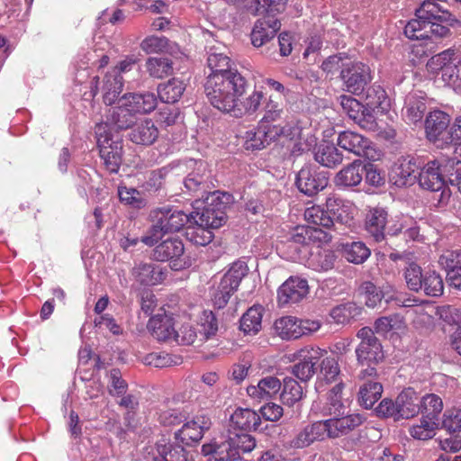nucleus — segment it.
<instances>
[{"label":"nucleus","instance_id":"f257e3e1","mask_svg":"<svg viewBox=\"0 0 461 461\" xmlns=\"http://www.w3.org/2000/svg\"><path fill=\"white\" fill-rule=\"evenodd\" d=\"M208 76L205 95L213 107L222 113L240 117L237 99L245 92L246 80L240 74Z\"/></svg>","mask_w":461,"mask_h":461},{"label":"nucleus","instance_id":"f03ea898","mask_svg":"<svg viewBox=\"0 0 461 461\" xmlns=\"http://www.w3.org/2000/svg\"><path fill=\"white\" fill-rule=\"evenodd\" d=\"M357 337L360 339L355 350L357 361L359 366H366L360 371L358 378L363 380L366 377H375L377 375L375 366L384 358L383 346L373 329L369 327L361 328Z\"/></svg>","mask_w":461,"mask_h":461},{"label":"nucleus","instance_id":"7ed1b4c3","mask_svg":"<svg viewBox=\"0 0 461 461\" xmlns=\"http://www.w3.org/2000/svg\"><path fill=\"white\" fill-rule=\"evenodd\" d=\"M202 202L204 203L202 212L190 213L191 223H200L212 229H218L226 223V210L233 203L230 194L215 192L206 195Z\"/></svg>","mask_w":461,"mask_h":461},{"label":"nucleus","instance_id":"20e7f679","mask_svg":"<svg viewBox=\"0 0 461 461\" xmlns=\"http://www.w3.org/2000/svg\"><path fill=\"white\" fill-rule=\"evenodd\" d=\"M429 73L441 72L443 81L447 84H461V51L452 49L431 57L426 65Z\"/></svg>","mask_w":461,"mask_h":461},{"label":"nucleus","instance_id":"39448f33","mask_svg":"<svg viewBox=\"0 0 461 461\" xmlns=\"http://www.w3.org/2000/svg\"><path fill=\"white\" fill-rule=\"evenodd\" d=\"M184 192L197 197L195 204L204 200L205 196L215 193V185L208 166L203 161L194 162V167L184 179ZM198 209L199 206L196 205Z\"/></svg>","mask_w":461,"mask_h":461},{"label":"nucleus","instance_id":"423d86ee","mask_svg":"<svg viewBox=\"0 0 461 461\" xmlns=\"http://www.w3.org/2000/svg\"><path fill=\"white\" fill-rule=\"evenodd\" d=\"M339 77L343 89L352 95L362 94L371 83L373 77L370 67L361 61H347Z\"/></svg>","mask_w":461,"mask_h":461},{"label":"nucleus","instance_id":"0eeeda50","mask_svg":"<svg viewBox=\"0 0 461 461\" xmlns=\"http://www.w3.org/2000/svg\"><path fill=\"white\" fill-rule=\"evenodd\" d=\"M248 274L245 262L237 261L221 277L214 294L213 303L218 309L224 308L231 295L237 291L241 280Z\"/></svg>","mask_w":461,"mask_h":461},{"label":"nucleus","instance_id":"6e6552de","mask_svg":"<svg viewBox=\"0 0 461 461\" xmlns=\"http://www.w3.org/2000/svg\"><path fill=\"white\" fill-rule=\"evenodd\" d=\"M95 134L100 157L104 166L111 173H117L122 164V142L113 140L112 135L105 131L103 124L96 125Z\"/></svg>","mask_w":461,"mask_h":461},{"label":"nucleus","instance_id":"1a4fd4ad","mask_svg":"<svg viewBox=\"0 0 461 461\" xmlns=\"http://www.w3.org/2000/svg\"><path fill=\"white\" fill-rule=\"evenodd\" d=\"M450 116L440 110L429 113L425 120V133L427 139L438 148L451 144Z\"/></svg>","mask_w":461,"mask_h":461},{"label":"nucleus","instance_id":"9d476101","mask_svg":"<svg viewBox=\"0 0 461 461\" xmlns=\"http://www.w3.org/2000/svg\"><path fill=\"white\" fill-rule=\"evenodd\" d=\"M326 354L320 348L304 347L295 354L298 362L291 366V373L302 382H308L316 372V365Z\"/></svg>","mask_w":461,"mask_h":461},{"label":"nucleus","instance_id":"9b49d317","mask_svg":"<svg viewBox=\"0 0 461 461\" xmlns=\"http://www.w3.org/2000/svg\"><path fill=\"white\" fill-rule=\"evenodd\" d=\"M150 221H155L167 234L179 231L187 222L191 223L190 214L169 206L156 208L149 212Z\"/></svg>","mask_w":461,"mask_h":461},{"label":"nucleus","instance_id":"f8f14e48","mask_svg":"<svg viewBox=\"0 0 461 461\" xmlns=\"http://www.w3.org/2000/svg\"><path fill=\"white\" fill-rule=\"evenodd\" d=\"M211 426L210 417L204 414L196 415L192 420L185 421L182 428L175 432V439L185 446H193L203 438L205 431L209 430Z\"/></svg>","mask_w":461,"mask_h":461},{"label":"nucleus","instance_id":"ddd939ff","mask_svg":"<svg viewBox=\"0 0 461 461\" xmlns=\"http://www.w3.org/2000/svg\"><path fill=\"white\" fill-rule=\"evenodd\" d=\"M337 144L343 149L357 156L364 157L368 159H374V148L369 139L365 136L352 131H341L337 139Z\"/></svg>","mask_w":461,"mask_h":461},{"label":"nucleus","instance_id":"4468645a","mask_svg":"<svg viewBox=\"0 0 461 461\" xmlns=\"http://www.w3.org/2000/svg\"><path fill=\"white\" fill-rule=\"evenodd\" d=\"M308 294L307 280L299 276H291L278 288L277 301L281 306L297 303L304 299Z\"/></svg>","mask_w":461,"mask_h":461},{"label":"nucleus","instance_id":"2eb2a0df","mask_svg":"<svg viewBox=\"0 0 461 461\" xmlns=\"http://www.w3.org/2000/svg\"><path fill=\"white\" fill-rule=\"evenodd\" d=\"M121 96L118 99V104L111 107L106 113L105 128L110 125L117 130H127L131 128L137 122V114L131 109V105Z\"/></svg>","mask_w":461,"mask_h":461},{"label":"nucleus","instance_id":"dca6fc26","mask_svg":"<svg viewBox=\"0 0 461 461\" xmlns=\"http://www.w3.org/2000/svg\"><path fill=\"white\" fill-rule=\"evenodd\" d=\"M184 251L185 247L180 239L169 238L155 247L152 258L160 262L170 261L172 263L171 267L178 270L182 267L178 259L184 254Z\"/></svg>","mask_w":461,"mask_h":461},{"label":"nucleus","instance_id":"f3484780","mask_svg":"<svg viewBox=\"0 0 461 461\" xmlns=\"http://www.w3.org/2000/svg\"><path fill=\"white\" fill-rule=\"evenodd\" d=\"M420 165L414 158L402 157L393 166L390 177L397 186L411 185L417 178Z\"/></svg>","mask_w":461,"mask_h":461},{"label":"nucleus","instance_id":"a211bd4d","mask_svg":"<svg viewBox=\"0 0 461 461\" xmlns=\"http://www.w3.org/2000/svg\"><path fill=\"white\" fill-rule=\"evenodd\" d=\"M281 23L278 19L264 16L258 20L251 32V43L254 47H262L274 39L276 33L280 30Z\"/></svg>","mask_w":461,"mask_h":461},{"label":"nucleus","instance_id":"6ab92c4d","mask_svg":"<svg viewBox=\"0 0 461 461\" xmlns=\"http://www.w3.org/2000/svg\"><path fill=\"white\" fill-rule=\"evenodd\" d=\"M387 217L386 210L382 207H374L367 211L365 218V230L374 241L384 240Z\"/></svg>","mask_w":461,"mask_h":461},{"label":"nucleus","instance_id":"aec40b11","mask_svg":"<svg viewBox=\"0 0 461 461\" xmlns=\"http://www.w3.org/2000/svg\"><path fill=\"white\" fill-rule=\"evenodd\" d=\"M295 185L299 191L312 196L327 185V179L321 176L310 166H304L297 173Z\"/></svg>","mask_w":461,"mask_h":461},{"label":"nucleus","instance_id":"412c9836","mask_svg":"<svg viewBox=\"0 0 461 461\" xmlns=\"http://www.w3.org/2000/svg\"><path fill=\"white\" fill-rule=\"evenodd\" d=\"M438 264L446 271L448 285L461 290V249L447 251L439 257Z\"/></svg>","mask_w":461,"mask_h":461},{"label":"nucleus","instance_id":"4be33fe9","mask_svg":"<svg viewBox=\"0 0 461 461\" xmlns=\"http://www.w3.org/2000/svg\"><path fill=\"white\" fill-rule=\"evenodd\" d=\"M363 417L359 414H350L341 418H333L322 420L326 435L329 438H336L348 434L363 423Z\"/></svg>","mask_w":461,"mask_h":461},{"label":"nucleus","instance_id":"5701e85b","mask_svg":"<svg viewBox=\"0 0 461 461\" xmlns=\"http://www.w3.org/2000/svg\"><path fill=\"white\" fill-rule=\"evenodd\" d=\"M327 437L324 423L322 420L306 425L291 440L290 446L293 448H304L315 441H321Z\"/></svg>","mask_w":461,"mask_h":461},{"label":"nucleus","instance_id":"b1692460","mask_svg":"<svg viewBox=\"0 0 461 461\" xmlns=\"http://www.w3.org/2000/svg\"><path fill=\"white\" fill-rule=\"evenodd\" d=\"M201 454L204 461H234V455L230 453L226 436L204 443L201 447Z\"/></svg>","mask_w":461,"mask_h":461},{"label":"nucleus","instance_id":"393cba45","mask_svg":"<svg viewBox=\"0 0 461 461\" xmlns=\"http://www.w3.org/2000/svg\"><path fill=\"white\" fill-rule=\"evenodd\" d=\"M419 184L426 190L439 191L445 185L443 175H441L439 160L428 162L419 173Z\"/></svg>","mask_w":461,"mask_h":461},{"label":"nucleus","instance_id":"a878e982","mask_svg":"<svg viewBox=\"0 0 461 461\" xmlns=\"http://www.w3.org/2000/svg\"><path fill=\"white\" fill-rule=\"evenodd\" d=\"M129 138L135 144L151 145L158 138V130L151 119H144L135 122Z\"/></svg>","mask_w":461,"mask_h":461},{"label":"nucleus","instance_id":"bb28decb","mask_svg":"<svg viewBox=\"0 0 461 461\" xmlns=\"http://www.w3.org/2000/svg\"><path fill=\"white\" fill-rule=\"evenodd\" d=\"M234 461L241 460V455L250 453L257 446L256 438L248 433L229 430L225 435Z\"/></svg>","mask_w":461,"mask_h":461},{"label":"nucleus","instance_id":"cd10ccee","mask_svg":"<svg viewBox=\"0 0 461 461\" xmlns=\"http://www.w3.org/2000/svg\"><path fill=\"white\" fill-rule=\"evenodd\" d=\"M152 336L160 341L174 340L177 337L173 319L167 315L153 316L148 323Z\"/></svg>","mask_w":461,"mask_h":461},{"label":"nucleus","instance_id":"c85d7f7f","mask_svg":"<svg viewBox=\"0 0 461 461\" xmlns=\"http://www.w3.org/2000/svg\"><path fill=\"white\" fill-rule=\"evenodd\" d=\"M420 397L411 387L404 389L396 398L398 418H412L420 411Z\"/></svg>","mask_w":461,"mask_h":461},{"label":"nucleus","instance_id":"c756f323","mask_svg":"<svg viewBox=\"0 0 461 461\" xmlns=\"http://www.w3.org/2000/svg\"><path fill=\"white\" fill-rule=\"evenodd\" d=\"M364 175V168L360 160H355L339 170L335 177L336 186L346 188L358 185Z\"/></svg>","mask_w":461,"mask_h":461},{"label":"nucleus","instance_id":"7c9ffc66","mask_svg":"<svg viewBox=\"0 0 461 461\" xmlns=\"http://www.w3.org/2000/svg\"><path fill=\"white\" fill-rule=\"evenodd\" d=\"M281 382L275 376L262 378L258 385L247 388L248 394L258 401H267L277 394L281 389Z\"/></svg>","mask_w":461,"mask_h":461},{"label":"nucleus","instance_id":"2f4dec72","mask_svg":"<svg viewBox=\"0 0 461 461\" xmlns=\"http://www.w3.org/2000/svg\"><path fill=\"white\" fill-rule=\"evenodd\" d=\"M230 422L236 428L245 431L261 430V418L255 411L238 408L230 416Z\"/></svg>","mask_w":461,"mask_h":461},{"label":"nucleus","instance_id":"473e14b6","mask_svg":"<svg viewBox=\"0 0 461 461\" xmlns=\"http://www.w3.org/2000/svg\"><path fill=\"white\" fill-rule=\"evenodd\" d=\"M137 113H149L158 104L157 96L153 93H129L122 95Z\"/></svg>","mask_w":461,"mask_h":461},{"label":"nucleus","instance_id":"72a5a7b5","mask_svg":"<svg viewBox=\"0 0 461 461\" xmlns=\"http://www.w3.org/2000/svg\"><path fill=\"white\" fill-rule=\"evenodd\" d=\"M132 273L136 280L144 285H157L165 278L162 270L151 263H140Z\"/></svg>","mask_w":461,"mask_h":461},{"label":"nucleus","instance_id":"f704fd0d","mask_svg":"<svg viewBox=\"0 0 461 461\" xmlns=\"http://www.w3.org/2000/svg\"><path fill=\"white\" fill-rule=\"evenodd\" d=\"M328 239L326 232L320 228L297 226L290 234L289 240L300 245H309L312 242L323 241Z\"/></svg>","mask_w":461,"mask_h":461},{"label":"nucleus","instance_id":"c9c22d12","mask_svg":"<svg viewBox=\"0 0 461 461\" xmlns=\"http://www.w3.org/2000/svg\"><path fill=\"white\" fill-rule=\"evenodd\" d=\"M276 335L283 339H295L303 336L299 319L294 316H284L274 323Z\"/></svg>","mask_w":461,"mask_h":461},{"label":"nucleus","instance_id":"e433bc0d","mask_svg":"<svg viewBox=\"0 0 461 461\" xmlns=\"http://www.w3.org/2000/svg\"><path fill=\"white\" fill-rule=\"evenodd\" d=\"M185 86L182 80L171 78L158 86V95L161 102L175 104L178 102L184 94Z\"/></svg>","mask_w":461,"mask_h":461},{"label":"nucleus","instance_id":"4c0bfd02","mask_svg":"<svg viewBox=\"0 0 461 461\" xmlns=\"http://www.w3.org/2000/svg\"><path fill=\"white\" fill-rule=\"evenodd\" d=\"M320 374L317 381V388L324 384L335 383L340 375V367L335 357H325L320 360Z\"/></svg>","mask_w":461,"mask_h":461},{"label":"nucleus","instance_id":"58836bf2","mask_svg":"<svg viewBox=\"0 0 461 461\" xmlns=\"http://www.w3.org/2000/svg\"><path fill=\"white\" fill-rule=\"evenodd\" d=\"M208 67L211 68L212 73L209 76H228L229 74H240L237 69L232 68L230 59L221 52L211 51L207 59Z\"/></svg>","mask_w":461,"mask_h":461},{"label":"nucleus","instance_id":"ea45409f","mask_svg":"<svg viewBox=\"0 0 461 461\" xmlns=\"http://www.w3.org/2000/svg\"><path fill=\"white\" fill-rule=\"evenodd\" d=\"M259 128L262 131V134L267 145L276 140L281 136L293 140L300 133L298 127L290 126L288 124L282 126L280 124H267L261 122Z\"/></svg>","mask_w":461,"mask_h":461},{"label":"nucleus","instance_id":"a19ab883","mask_svg":"<svg viewBox=\"0 0 461 461\" xmlns=\"http://www.w3.org/2000/svg\"><path fill=\"white\" fill-rule=\"evenodd\" d=\"M145 69L150 77L161 79L173 73V62L167 57H149L145 62Z\"/></svg>","mask_w":461,"mask_h":461},{"label":"nucleus","instance_id":"79ce46f5","mask_svg":"<svg viewBox=\"0 0 461 461\" xmlns=\"http://www.w3.org/2000/svg\"><path fill=\"white\" fill-rule=\"evenodd\" d=\"M315 160L327 167H334L343 161L342 153L333 144H321L314 153Z\"/></svg>","mask_w":461,"mask_h":461},{"label":"nucleus","instance_id":"37998d69","mask_svg":"<svg viewBox=\"0 0 461 461\" xmlns=\"http://www.w3.org/2000/svg\"><path fill=\"white\" fill-rule=\"evenodd\" d=\"M383 385L379 382L368 381L364 383L358 392V402L366 409H371L381 398Z\"/></svg>","mask_w":461,"mask_h":461},{"label":"nucleus","instance_id":"c03bdc74","mask_svg":"<svg viewBox=\"0 0 461 461\" xmlns=\"http://www.w3.org/2000/svg\"><path fill=\"white\" fill-rule=\"evenodd\" d=\"M427 105L423 97L410 95L406 98L405 107L402 110L404 118L411 123L420 122L426 112Z\"/></svg>","mask_w":461,"mask_h":461},{"label":"nucleus","instance_id":"a18cd8bd","mask_svg":"<svg viewBox=\"0 0 461 461\" xmlns=\"http://www.w3.org/2000/svg\"><path fill=\"white\" fill-rule=\"evenodd\" d=\"M154 461H188V452L179 445L158 443Z\"/></svg>","mask_w":461,"mask_h":461},{"label":"nucleus","instance_id":"49530a36","mask_svg":"<svg viewBox=\"0 0 461 461\" xmlns=\"http://www.w3.org/2000/svg\"><path fill=\"white\" fill-rule=\"evenodd\" d=\"M420 407L423 418L437 422L443 410V401L435 393H427L420 397Z\"/></svg>","mask_w":461,"mask_h":461},{"label":"nucleus","instance_id":"de8ad7c7","mask_svg":"<svg viewBox=\"0 0 461 461\" xmlns=\"http://www.w3.org/2000/svg\"><path fill=\"white\" fill-rule=\"evenodd\" d=\"M123 87V79L122 77L119 74H112L108 73L104 77V102L111 105L115 103V101L120 98L119 95L122 91Z\"/></svg>","mask_w":461,"mask_h":461},{"label":"nucleus","instance_id":"09e8293b","mask_svg":"<svg viewBox=\"0 0 461 461\" xmlns=\"http://www.w3.org/2000/svg\"><path fill=\"white\" fill-rule=\"evenodd\" d=\"M370 249L361 241L346 243L342 246V255L350 263L362 264L370 256Z\"/></svg>","mask_w":461,"mask_h":461},{"label":"nucleus","instance_id":"8fccbe9b","mask_svg":"<svg viewBox=\"0 0 461 461\" xmlns=\"http://www.w3.org/2000/svg\"><path fill=\"white\" fill-rule=\"evenodd\" d=\"M262 308L253 306L249 308L240 319V330L247 334H256L261 329Z\"/></svg>","mask_w":461,"mask_h":461},{"label":"nucleus","instance_id":"3c124183","mask_svg":"<svg viewBox=\"0 0 461 461\" xmlns=\"http://www.w3.org/2000/svg\"><path fill=\"white\" fill-rule=\"evenodd\" d=\"M303 396V387L292 377L284 379V388L281 393V399L284 404L294 406L302 400Z\"/></svg>","mask_w":461,"mask_h":461},{"label":"nucleus","instance_id":"603ef678","mask_svg":"<svg viewBox=\"0 0 461 461\" xmlns=\"http://www.w3.org/2000/svg\"><path fill=\"white\" fill-rule=\"evenodd\" d=\"M304 219L308 223L321 226L327 229L335 225L333 218L326 210L319 205H313L304 211Z\"/></svg>","mask_w":461,"mask_h":461},{"label":"nucleus","instance_id":"864d4df0","mask_svg":"<svg viewBox=\"0 0 461 461\" xmlns=\"http://www.w3.org/2000/svg\"><path fill=\"white\" fill-rule=\"evenodd\" d=\"M439 165L444 183L448 181L452 185H457L459 178H461V161L456 158H452L439 161Z\"/></svg>","mask_w":461,"mask_h":461},{"label":"nucleus","instance_id":"5fc2aeb1","mask_svg":"<svg viewBox=\"0 0 461 461\" xmlns=\"http://www.w3.org/2000/svg\"><path fill=\"white\" fill-rule=\"evenodd\" d=\"M212 228L194 223L186 230V238L195 245L206 246L213 240Z\"/></svg>","mask_w":461,"mask_h":461},{"label":"nucleus","instance_id":"6e6d98bb","mask_svg":"<svg viewBox=\"0 0 461 461\" xmlns=\"http://www.w3.org/2000/svg\"><path fill=\"white\" fill-rule=\"evenodd\" d=\"M218 331V321L212 312L204 311L199 322V341L204 342L215 336Z\"/></svg>","mask_w":461,"mask_h":461},{"label":"nucleus","instance_id":"4d7b16f0","mask_svg":"<svg viewBox=\"0 0 461 461\" xmlns=\"http://www.w3.org/2000/svg\"><path fill=\"white\" fill-rule=\"evenodd\" d=\"M422 291L429 296H438L442 294L444 284L441 276L436 271H426L423 275Z\"/></svg>","mask_w":461,"mask_h":461},{"label":"nucleus","instance_id":"13d9d810","mask_svg":"<svg viewBox=\"0 0 461 461\" xmlns=\"http://www.w3.org/2000/svg\"><path fill=\"white\" fill-rule=\"evenodd\" d=\"M424 273L421 267L415 262H408L403 269V276L407 287L414 292L422 289V277Z\"/></svg>","mask_w":461,"mask_h":461},{"label":"nucleus","instance_id":"bf43d9fd","mask_svg":"<svg viewBox=\"0 0 461 461\" xmlns=\"http://www.w3.org/2000/svg\"><path fill=\"white\" fill-rule=\"evenodd\" d=\"M180 360L181 358L179 357L172 356L166 352L149 353L142 358L144 365L157 368H163L178 365Z\"/></svg>","mask_w":461,"mask_h":461},{"label":"nucleus","instance_id":"052dcab7","mask_svg":"<svg viewBox=\"0 0 461 461\" xmlns=\"http://www.w3.org/2000/svg\"><path fill=\"white\" fill-rule=\"evenodd\" d=\"M437 429V422L422 417L420 420V424L412 425L410 427L409 431L410 435L413 438L419 440H428L435 436V430Z\"/></svg>","mask_w":461,"mask_h":461},{"label":"nucleus","instance_id":"680f3d73","mask_svg":"<svg viewBox=\"0 0 461 461\" xmlns=\"http://www.w3.org/2000/svg\"><path fill=\"white\" fill-rule=\"evenodd\" d=\"M255 3L257 15L276 18L285 10L287 0H255Z\"/></svg>","mask_w":461,"mask_h":461},{"label":"nucleus","instance_id":"e2e57ef3","mask_svg":"<svg viewBox=\"0 0 461 461\" xmlns=\"http://www.w3.org/2000/svg\"><path fill=\"white\" fill-rule=\"evenodd\" d=\"M344 384L342 382H339L334 385L329 392L328 394V404L329 411L333 415H340L344 413V404L341 402V394Z\"/></svg>","mask_w":461,"mask_h":461},{"label":"nucleus","instance_id":"0e129e2a","mask_svg":"<svg viewBox=\"0 0 461 461\" xmlns=\"http://www.w3.org/2000/svg\"><path fill=\"white\" fill-rule=\"evenodd\" d=\"M128 389V384L122 379L119 369L113 368L110 371L108 391L112 396H122Z\"/></svg>","mask_w":461,"mask_h":461},{"label":"nucleus","instance_id":"69168bd1","mask_svg":"<svg viewBox=\"0 0 461 461\" xmlns=\"http://www.w3.org/2000/svg\"><path fill=\"white\" fill-rule=\"evenodd\" d=\"M339 103L343 111L354 122L360 117L366 108L361 103L350 95H342L339 97Z\"/></svg>","mask_w":461,"mask_h":461},{"label":"nucleus","instance_id":"338daca9","mask_svg":"<svg viewBox=\"0 0 461 461\" xmlns=\"http://www.w3.org/2000/svg\"><path fill=\"white\" fill-rule=\"evenodd\" d=\"M118 196L122 203L131 205L135 208H141L145 205L140 193L135 188L126 186L118 187Z\"/></svg>","mask_w":461,"mask_h":461},{"label":"nucleus","instance_id":"774afa93","mask_svg":"<svg viewBox=\"0 0 461 461\" xmlns=\"http://www.w3.org/2000/svg\"><path fill=\"white\" fill-rule=\"evenodd\" d=\"M264 95L261 91H253L250 95H249L243 102H240V99H237V108L240 109V117L244 113H255L258 107L260 106L262 98Z\"/></svg>","mask_w":461,"mask_h":461}]
</instances>
